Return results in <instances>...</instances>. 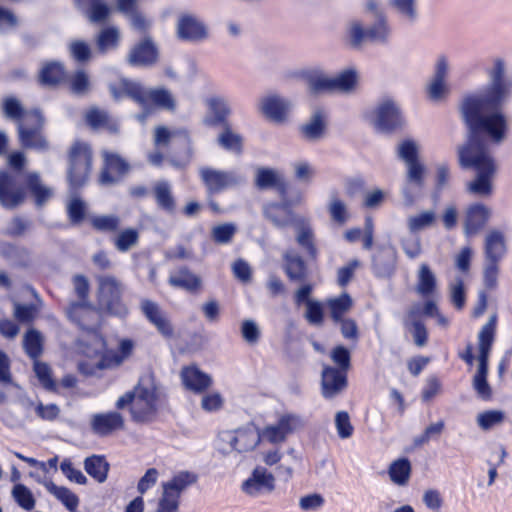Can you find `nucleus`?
Masks as SVG:
<instances>
[{
    "mask_svg": "<svg viewBox=\"0 0 512 512\" xmlns=\"http://www.w3.org/2000/svg\"><path fill=\"white\" fill-rule=\"evenodd\" d=\"M110 91L115 99L127 95L141 106L143 112L136 116L141 123L145 122L156 106L166 109L174 108L173 97L166 89H145L138 82L122 79L120 89L110 86Z\"/></svg>",
    "mask_w": 512,
    "mask_h": 512,
    "instance_id": "7ed1b4c3",
    "label": "nucleus"
},
{
    "mask_svg": "<svg viewBox=\"0 0 512 512\" xmlns=\"http://www.w3.org/2000/svg\"><path fill=\"white\" fill-rule=\"evenodd\" d=\"M221 439L229 443L232 450L239 453L252 451L262 440L261 431H258L254 425H247L234 432H225Z\"/></svg>",
    "mask_w": 512,
    "mask_h": 512,
    "instance_id": "2eb2a0df",
    "label": "nucleus"
},
{
    "mask_svg": "<svg viewBox=\"0 0 512 512\" xmlns=\"http://www.w3.org/2000/svg\"><path fill=\"white\" fill-rule=\"evenodd\" d=\"M392 29L387 17L378 19H352L346 27V39L354 49H360L365 43L385 45L389 42Z\"/></svg>",
    "mask_w": 512,
    "mask_h": 512,
    "instance_id": "39448f33",
    "label": "nucleus"
},
{
    "mask_svg": "<svg viewBox=\"0 0 512 512\" xmlns=\"http://www.w3.org/2000/svg\"><path fill=\"white\" fill-rule=\"evenodd\" d=\"M48 492L60 501L70 512H76L79 505L78 496L64 486L50 485Z\"/></svg>",
    "mask_w": 512,
    "mask_h": 512,
    "instance_id": "de8ad7c7",
    "label": "nucleus"
},
{
    "mask_svg": "<svg viewBox=\"0 0 512 512\" xmlns=\"http://www.w3.org/2000/svg\"><path fill=\"white\" fill-rule=\"evenodd\" d=\"M436 215L434 211H424L420 214L410 216L407 219L408 229L411 233L419 232L429 226L435 221Z\"/></svg>",
    "mask_w": 512,
    "mask_h": 512,
    "instance_id": "6e6d98bb",
    "label": "nucleus"
},
{
    "mask_svg": "<svg viewBox=\"0 0 512 512\" xmlns=\"http://www.w3.org/2000/svg\"><path fill=\"white\" fill-rule=\"evenodd\" d=\"M506 414L502 410L492 409L479 413L476 417L478 427L483 431H488L503 424Z\"/></svg>",
    "mask_w": 512,
    "mask_h": 512,
    "instance_id": "a18cd8bd",
    "label": "nucleus"
},
{
    "mask_svg": "<svg viewBox=\"0 0 512 512\" xmlns=\"http://www.w3.org/2000/svg\"><path fill=\"white\" fill-rule=\"evenodd\" d=\"M158 49L150 38L135 45L128 57L127 61L131 66H151L157 62Z\"/></svg>",
    "mask_w": 512,
    "mask_h": 512,
    "instance_id": "a878e982",
    "label": "nucleus"
},
{
    "mask_svg": "<svg viewBox=\"0 0 512 512\" xmlns=\"http://www.w3.org/2000/svg\"><path fill=\"white\" fill-rule=\"evenodd\" d=\"M324 118L325 115L322 110L314 111L310 120L301 126V133L307 140L319 139L324 131Z\"/></svg>",
    "mask_w": 512,
    "mask_h": 512,
    "instance_id": "37998d69",
    "label": "nucleus"
},
{
    "mask_svg": "<svg viewBox=\"0 0 512 512\" xmlns=\"http://www.w3.org/2000/svg\"><path fill=\"white\" fill-rule=\"evenodd\" d=\"M437 290V278L428 264L422 263L417 272L415 291L423 298L434 296Z\"/></svg>",
    "mask_w": 512,
    "mask_h": 512,
    "instance_id": "72a5a7b5",
    "label": "nucleus"
},
{
    "mask_svg": "<svg viewBox=\"0 0 512 512\" xmlns=\"http://www.w3.org/2000/svg\"><path fill=\"white\" fill-rule=\"evenodd\" d=\"M43 126L44 118L39 110H33L26 115L25 123L18 125V138L22 147L38 152L48 151L49 142L41 132Z\"/></svg>",
    "mask_w": 512,
    "mask_h": 512,
    "instance_id": "1a4fd4ad",
    "label": "nucleus"
},
{
    "mask_svg": "<svg viewBox=\"0 0 512 512\" xmlns=\"http://www.w3.org/2000/svg\"><path fill=\"white\" fill-rule=\"evenodd\" d=\"M241 489L245 494L251 497L269 494L275 489V478L266 468L258 466L242 483Z\"/></svg>",
    "mask_w": 512,
    "mask_h": 512,
    "instance_id": "f3484780",
    "label": "nucleus"
},
{
    "mask_svg": "<svg viewBox=\"0 0 512 512\" xmlns=\"http://www.w3.org/2000/svg\"><path fill=\"white\" fill-rule=\"evenodd\" d=\"M254 185L259 190L276 189L282 196L286 193L283 174L274 168L257 167L255 170Z\"/></svg>",
    "mask_w": 512,
    "mask_h": 512,
    "instance_id": "393cba45",
    "label": "nucleus"
},
{
    "mask_svg": "<svg viewBox=\"0 0 512 512\" xmlns=\"http://www.w3.org/2000/svg\"><path fill=\"white\" fill-rule=\"evenodd\" d=\"M398 156L407 166L406 184L402 188L404 205L414 204L425 179V166L418 160V146L413 140H405L398 146Z\"/></svg>",
    "mask_w": 512,
    "mask_h": 512,
    "instance_id": "423d86ee",
    "label": "nucleus"
},
{
    "mask_svg": "<svg viewBox=\"0 0 512 512\" xmlns=\"http://www.w3.org/2000/svg\"><path fill=\"white\" fill-rule=\"evenodd\" d=\"M208 106L214 115V123H222L230 114V106L224 98L212 97L208 100Z\"/></svg>",
    "mask_w": 512,
    "mask_h": 512,
    "instance_id": "680f3d73",
    "label": "nucleus"
},
{
    "mask_svg": "<svg viewBox=\"0 0 512 512\" xmlns=\"http://www.w3.org/2000/svg\"><path fill=\"white\" fill-rule=\"evenodd\" d=\"M3 113L6 118L19 123H25V116L31 111H25L15 97H7L3 102Z\"/></svg>",
    "mask_w": 512,
    "mask_h": 512,
    "instance_id": "3c124183",
    "label": "nucleus"
},
{
    "mask_svg": "<svg viewBox=\"0 0 512 512\" xmlns=\"http://www.w3.org/2000/svg\"><path fill=\"white\" fill-rule=\"evenodd\" d=\"M179 138L184 145L187 146L185 156L181 160L171 159L173 166L180 168L184 167L189 163L192 157V151L190 148V139L186 131H170L164 126H159L155 129L154 144L158 147L167 146L169 143Z\"/></svg>",
    "mask_w": 512,
    "mask_h": 512,
    "instance_id": "412c9836",
    "label": "nucleus"
},
{
    "mask_svg": "<svg viewBox=\"0 0 512 512\" xmlns=\"http://www.w3.org/2000/svg\"><path fill=\"white\" fill-rule=\"evenodd\" d=\"M197 480L198 477L195 473L185 470L174 474L170 480L162 482L161 486L162 489H165L175 496L181 498L182 493L190 486L195 484Z\"/></svg>",
    "mask_w": 512,
    "mask_h": 512,
    "instance_id": "e433bc0d",
    "label": "nucleus"
},
{
    "mask_svg": "<svg viewBox=\"0 0 512 512\" xmlns=\"http://www.w3.org/2000/svg\"><path fill=\"white\" fill-rule=\"evenodd\" d=\"M411 472L412 466L407 458H399L393 461L388 468L390 480L398 486H406L408 484Z\"/></svg>",
    "mask_w": 512,
    "mask_h": 512,
    "instance_id": "a19ab883",
    "label": "nucleus"
},
{
    "mask_svg": "<svg viewBox=\"0 0 512 512\" xmlns=\"http://www.w3.org/2000/svg\"><path fill=\"white\" fill-rule=\"evenodd\" d=\"M304 425L305 422L301 416L292 413L283 414L276 423L267 425L261 430L262 440L271 444L283 443L290 434Z\"/></svg>",
    "mask_w": 512,
    "mask_h": 512,
    "instance_id": "f8f14e48",
    "label": "nucleus"
},
{
    "mask_svg": "<svg viewBox=\"0 0 512 512\" xmlns=\"http://www.w3.org/2000/svg\"><path fill=\"white\" fill-rule=\"evenodd\" d=\"M94 229L100 232H115L120 226V218L116 215H100L90 217Z\"/></svg>",
    "mask_w": 512,
    "mask_h": 512,
    "instance_id": "4d7b16f0",
    "label": "nucleus"
},
{
    "mask_svg": "<svg viewBox=\"0 0 512 512\" xmlns=\"http://www.w3.org/2000/svg\"><path fill=\"white\" fill-rule=\"evenodd\" d=\"M26 184L34 196L37 206L45 204L53 195L52 189L42 183L39 173H29L26 177Z\"/></svg>",
    "mask_w": 512,
    "mask_h": 512,
    "instance_id": "58836bf2",
    "label": "nucleus"
},
{
    "mask_svg": "<svg viewBox=\"0 0 512 512\" xmlns=\"http://www.w3.org/2000/svg\"><path fill=\"white\" fill-rule=\"evenodd\" d=\"M298 75L306 83L311 94L330 92V77L320 67L304 68Z\"/></svg>",
    "mask_w": 512,
    "mask_h": 512,
    "instance_id": "c85d7f7f",
    "label": "nucleus"
},
{
    "mask_svg": "<svg viewBox=\"0 0 512 512\" xmlns=\"http://www.w3.org/2000/svg\"><path fill=\"white\" fill-rule=\"evenodd\" d=\"M403 326L411 332L416 346L424 347L427 344L428 332L423 320L419 318L417 307L407 310L403 318Z\"/></svg>",
    "mask_w": 512,
    "mask_h": 512,
    "instance_id": "2f4dec72",
    "label": "nucleus"
},
{
    "mask_svg": "<svg viewBox=\"0 0 512 512\" xmlns=\"http://www.w3.org/2000/svg\"><path fill=\"white\" fill-rule=\"evenodd\" d=\"M358 82V73L353 68L345 69L337 75L330 77V92L351 93L355 90Z\"/></svg>",
    "mask_w": 512,
    "mask_h": 512,
    "instance_id": "4c0bfd02",
    "label": "nucleus"
},
{
    "mask_svg": "<svg viewBox=\"0 0 512 512\" xmlns=\"http://www.w3.org/2000/svg\"><path fill=\"white\" fill-rule=\"evenodd\" d=\"M176 35L182 41L202 42L209 36L205 23L192 14L181 15L176 24Z\"/></svg>",
    "mask_w": 512,
    "mask_h": 512,
    "instance_id": "dca6fc26",
    "label": "nucleus"
},
{
    "mask_svg": "<svg viewBox=\"0 0 512 512\" xmlns=\"http://www.w3.org/2000/svg\"><path fill=\"white\" fill-rule=\"evenodd\" d=\"M264 216L276 227L284 228L295 225L298 218H294L292 210L285 203H268L263 207Z\"/></svg>",
    "mask_w": 512,
    "mask_h": 512,
    "instance_id": "7c9ffc66",
    "label": "nucleus"
},
{
    "mask_svg": "<svg viewBox=\"0 0 512 512\" xmlns=\"http://www.w3.org/2000/svg\"><path fill=\"white\" fill-rule=\"evenodd\" d=\"M92 153L86 143L76 142L69 154L68 181L71 189L83 186L91 169Z\"/></svg>",
    "mask_w": 512,
    "mask_h": 512,
    "instance_id": "9d476101",
    "label": "nucleus"
},
{
    "mask_svg": "<svg viewBox=\"0 0 512 512\" xmlns=\"http://www.w3.org/2000/svg\"><path fill=\"white\" fill-rule=\"evenodd\" d=\"M14 501L19 507L26 511H32L35 508L36 500L31 490L24 484L17 483L11 491Z\"/></svg>",
    "mask_w": 512,
    "mask_h": 512,
    "instance_id": "8fccbe9b",
    "label": "nucleus"
},
{
    "mask_svg": "<svg viewBox=\"0 0 512 512\" xmlns=\"http://www.w3.org/2000/svg\"><path fill=\"white\" fill-rule=\"evenodd\" d=\"M25 189L18 181L16 174L0 172V204L5 209H14L25 200Z\"/></svg>",
    "mask_w": 512,
    "mask_h": 512,
    "instance_id": "4468645a",
    "label": "nucleus"
},
{
    "mask_svg": "<svg viewBox=\"0 0 512 512\" xmlns=\"http://www.w3.org/2000/svg\"><path fill=\"white\" fill-rule=\"evenodd\" d=\"M153 193L158 207L168 213L175 211V199L171 185L167 181H159L153 187Z\"/></svg>",
    "mask_w": 512,
    "mask_h": 512,
    "instance_id": "79ce46f5",
    "label": "nucleus"
},
{
    "mask_svg": "<svg viewBox=\"0 0 512 512\" xmlns=\"http://www.w3.org/2000/svg\"><path fill=\"white\" fill-rule=\"evenodd\" d=\"M507 252L508 241L505 232L499 228L489 229L483 239L484 260L501 263Z\"/></svg>",
    "mask_w": 512,
    "mask_h": 512,
    "instance_id": "a211bd4d",
    "label": "nucleus"
},
{
    "mask_svg": "<svg viewBox=\"0 0 512 512\" xmlns=\"http://www.w3.org/2000/svg\"><path fill=\"white\" fill-rule=\"evenodd\" d=\"M139 240V233L137 230L129 228L125 229L118 234L114 244L118 251L127 252L134 247Z\"/></svg>",
    "mask_w": 512,
    "mask_h": 512,
    "instance_id": "bf43d9fd",
    "label": "nucleus"
},
{
    "mask_svg": "<svg viewBox=\"0 0 512 512\" xmlns=\"http://www.w3.org/2000/svg\"><path fill=\"white\" fill-rule=\"evenodd\" d=\"M183 384L190 390L201 392L212 383L211 377L195 366L186 367L181 372Z\"/></svg>",
    "mask_w": 512,
    "mask_h": 512,
    "instance_id": "c9c22d12",
    "label": "nucleus"
},
{
    "mask_svg": "<svg viewBox=\"0 0 512 512\" xmlns=\"http://www.w3.org/2000/svg\"><path fill=\"white\" fill-rule=\"evenodd\" d=\"M23 348L33 360H37L43 351V337L36 329H29L23 338Z\"/></svg>",
    "mask_w": 512,
    "mask_h": 512,
    "instance_id": "c03bdc74",
    "label": "nucleus"
},
{
    "mask_svg": "<svg viewBox=\"0 0 512 512\" xmlns=\"http://www.w3.org/2000/svg\"><path fill=\"white\" fill-rule=\"evenodd\" d=\"M493 211L483 203L470 205L465 213L464 233L466 236L478 234L492 218Z\"/></svg>",
    "mask_w": 512,
    "mask_h": 512,
    "instance_id": "6ab92c4d",
    "label": "nucleus"
},
{
    "mask_svg": "<svg viewBox=\"0 0 512 512\" xmlns=\"http://www.w3.org/2000/svg\"><path fill=\"white\" fill-rule=\"evenodd\" d=\"M120 33L116 27H108L103 29L96 40L97 48L100 53L105 54L110 50L118 47Z\"/></svg>",
    "mask_w": 512,
    "mask_h": 512,
    "instance_id": "49530a36",
    "label": "nucleus"
},
{
    "mask_svg": "<svg viewBox=\"0 0 512 512\" xmlns=\"http://www.w3.org/2000/svg\"><path fill=\"white\" fill-rule=\"evenodd\" d=\"M99 282V301L110 314L124 317L128 310L121 303L120 296L122 292L121 284L112 276H101Z\"/></svg>",
    "mask_w": 512,
    "mask_h": 512,
    "instance_id": "9b49d317",
    "label": "nucleus"
},
{
    "mask_svg": "<svg viewBox=\"0 0 512 512\" xmlns=\"http://www.w3.org/2000/svg\"><path fill=\"white\" fill-rule=\"evenodd\" d=\"M141 309L148 320L157 328L165 338L174 336V329L167 316L159 309L158 305L150 300H143Z\"/></svg>",
    "mask_w": 512,
    "mask_h": 512,
    "instance_id": "bb28decb",
    "label": "nucleus"
},
{
    "mask_svg": "<svg viewBox=\"0 0 512 512\" xmlns=\"http://www.w3.org/2000/svg\"><path fill=\"white\" fill-rule=\"evenodd\" d=\"M283 260V269L291 281L301 282L306 278L307 267L305 261L296 251H285Z\"/></svg>",
    "mask_w": 512,
    "mask_h": 512,
    "instance_id": "473e14b6",
    "label": "nucleus"
},
{
    "mask_svg": "<svg viewBox=\"0 0 512 512\" xmlns=\"http://www.w3.org/2000/svg\"><path fill=\"white\" fill-rule=\"evenodd\" d=\"M291 102L278 95H270L261 99L260 111L271 121L282 123L285 121L290 109Z\"/></svg>",
    "mask_w": 512,
    "mask_h": 512,
    "instance_id": "5701e85b",
    "label": "nucleus"
},
{
    "mask_svg": "<svg viewBox=\"0 0 512 512\" xmlns=\"http://www.w3.org/2000/svg\"><path fill=\"white\" fill-rule=\"evenodd\" d=\"M351 305L352 299L347 293L328 301L331 316L335 321H340L344 313L350 309Z\"/></svg>",
    "mask_w": 512,
    "mask_h": 512,
    "instance_id": "13d9d810",
    "label": "nucleus"
},
{
    "mask_svg": "<svg viewBox=\"0 0 512 512\" xmlns=\"http://www.w3.org/2000/svg\"><path fill=\"white\" fill-rule=\"evenodd\" d=\"M373 270L378 277H388L394 271V257L392 253H382L373 258Z\"/></svg>",
    "mask_w": 512,
    "mask_h": 512,
    "instance_id": "5fc2aeb1",
    "label": "nucleus"
},
{
    "mask_svg": "<svg viewBox=\"0 0 512 512\" xmlns=\"http://www.w3.org/2000/svg\"><path fill=\"white\" fill-rule=\"evenodd\" d=\"M218 143L226 150L240 153L242 149V138L240 135L226 128L218 137Z\"/></svg>",
    "mask_w": 512,
    "mask_h": 512,
    "instance_id": "0e129e2a",
    "label": "nucleus"
},
{
    "mask_svg": "<svg viewBox=\"0 0 512 512\" xmlns=\"http://www.w3.org/2000/svg\"><path fill=\"white\" fill-rule=\"evenodd\" d=\"M487 75V85L479 92L464 95L459 108L469 130L467 145L459 149V161L462 167L476 170V178L468 183L467 188L480 197L492 195V181L497 171L496 162L480 136H487L495 144L505 139L508 122L502 108L512 90V81L506 77L503 59H495Z\"/></svg>",
    "mask_w": 512,
    "mask_h": 512,
    "instance_id": "f257e3e1",
    "label": "nucleus"
},
{
    "mask_svg": "<svg viewBox=\"0 0 512 512\" xmlns=\"http://www.w3.org/2000/svg\"><path fill=\"white\" fill-rule=\"evenodd\" d=\"M129 406L131 418L136 423L151 422L157 412L156 386L150 375L142 376L133 390L118 398L117 409Z\"/></svg>",
    "mask_w": 512,
    "mask_h": 512,
    "instance_id": "f03ea898",
    "label": "nucleus"
},
{
    "mask_svg": "<svg viewBox=\"0 0 512 512\" xmlns=\"http://www.w3.org/2000/svg\"><path fill=\"white\" fill-rule=\"evenodd\" d=\"M369 124L379 133H392L404 125L400 107L392 99H383L366 113Z\"/></svg>",
    "mask_w": 512,
    "mask_h": 512,
    "instance_id": "0eeeda50",
    "label": "nucleus"
},
{
    "mask_svg": "<svg viewBox=\"0 0 512 512\" xmlns=\"http://www.w3.org/2000/svg\"><path fill=\"white\" fill-rule=\"evenodd\" d=\"M13 306V316L18 322L29 324L34 321L37 315V308L34 304H20L15 301Z\"/></svg>",
    "mask_w": 512,
    "mask_h": 512,
    "instance_id": "338daca9",
    "label": "nucleus"
},
{
    "mask_svg": "<svg viewBox=\"0 0 512 512\" xmlns=\"http://www.w3.org/2000/svg\"><path fill=\"white\" fill-rule=\"evenodd\" d=\"M199 177L206 188L207 196L244 185V174L237 170H220L209 166L199 168Z\"/></svg>",
    "mask_w": 512,
    "mask_h": 512,
    "instance_id": "6e6552de",
    "label": "nucleus"
},
{
    "mask_svg": "<svg viewBox=\"0 0 512 512\" xmlns=\"http://www.w3.org/2000/svg\"><path fill=\"white\" fill-rule=\"evenodd\" d=\"M67 317L82 330L95 331L99 321L98 312L82 301L72 303L67 309Z\"/></svg>",
    "mask_w": 512,
    "mask_h": 512,
    "instance_id": "aec40b11",
    "label": "nucleus"
},
{
    "mask_svg": "<svg viewBox=\"0 0 512 512\" xmlns=\"http://www.w3.org/2000/svg\"><path fill=\"white\" fill-rule=\"evenodd\" d=\"M170 283L173 286L181 287L192 291L200 286V279L187 269H180L176 274L170 277Z\"/></svg>",
    "mask_w": 512,
    "mask_h": 512,
    "instance_id": "603ef678",
    "label": "nucleus"
},
{
    "mask_svg": "<svg viewBox=\"0 0 512 512\" xmlns=\"http://www.w3.org/2000/svg\"><path fill=\"white\" fill-rule=\"evenodd\" d=\"M104 168L100 174L99 181L103 185L117 183L128 171V163L118 154L104 152Z\"/></svg>",
    "mask_w": 512,
    "mask_h": 512,
    "instance_id": "4be33fe9",
    "label": "nucleus"
},
{
    "mask_svg": "<svg viewBox=\"0 0 512 512\" xmlns=\"http://www.w3.org/2000/svg\"><path fill=\"white\" fill-rule=\"evenodd\" d=\"M91 429L99 436H107L116 430L124 428V418L116 411L97 413L91 417Z\"/></svg>",
    "mask_w": 512,
    "mask_h": 512,
    "instance_id": "b1692460",
    "label": "nucleus"
},
{
    "mask_svg": "<svg viewBox=\"0 0 512 512\" xmlns=\"http://www.w3.org/2000/svg\"><path fill=\"white\" fill-rule=\"evenodd\" d=\"M449 67L448 58L445 55L438 56L433 75L426 85L427 96L433 102L443 101L450 94V86L447 81Z\"/></svg>",
    "mask_w": 512,
    "mask_h": 512,
    "instance_id": "ddd939ff",
    "label": "nucleus"
},
{
    "mask_svg": "<svg viewBox=\"0 0 512 512\" xmlns=\"http://www.w3.org/2000/svg\"><path fill=\"white\" fill-rule=\"evenodd\" d=\"M86 204L78 197H72L67 204V214L72 224L81 223L85 218Z\"/></svg>",
    "mask_w": 512,
    "mask_h": 512,
    "instance_id": "69168bd1",
    "label": "nucleus"
},
{
    "mask_svg": "<svg viewBox=\"0 0 512 512\" xmlns=\"http://www.w3.org/2000/svg\"><path fill=\"white\" fill-rule=\"evenodd\" d=\"M294 227L297 244L307 253L310 259L315 260L318 257V249L311 224L305 218H298Z\"/></svg>",
    "mask_w": 512,
    "mask_h": 512,
    "instance_id": "cd10ccee",
    "label": "nucleus"
},
{
    "mask_svg": "<svg viewBox=\"0 0 512 512\" xmlns=\"http://www.w3.org/2000/svg\"><path fill=\"white\" fill-rule=\"evenodd\" d=\"M77 7L91 22L100 23L107 19L111 8L104 0H75Z\"/></svg>",
    "mask_w": 512,
    "mask_h": 512,
    "instance_id": "f704fd0d",
    "label": "nucleus"
},
{
    "mask_svg": "<svg viewBox=\"0 0 512 512\" xmlns=\"http://www.w3.org/2000/svg\"><path fill=\"white\" fill-rule=\"evenodd\" d=\"M110 465L104 456L92 455L84 460V469L98 483H103L108 477Z\"/></svg>",
    "mask_w": 512,
    "mask_h": 512,
    "instance_id": "ea45409f",
    "label": "nucleus"
},
{
    "mask_svg": "<svg viewBox=\"0 0 512 512\" xmlns=\"http://www.w3.org/2000/svg\"><path fill=\"white\" fill-rule=\"evenodd\" d=\"M64 77L63 66L58 62H51L43 66L40 71V81L45 85H55Z\"/></svg>",
    "mask_w": 512,
    "mask_h": 512,
    "instance_id": "864d4df0",
    "label": "nucleus"
},
{
    "mask_svg": "<svg viewBox=\"0 0 512 512\" xmlns=\"http://www.w3.org/2000/svg\"><path fill=\"white\" fill-rule=\"evenodd\" d=\"M496 327L497 315L493 314L478 333V367L472 379V387L477 396L483 401H490L493 394L492 388L487 381V376L489 355L495 340Z\"/></svg>",
    "mask_w": 512,
    "mask_h": 512,
    "instance_id": "20e7f679",
    "label": "nucleus"
},
{
    "mask_svg": "<svg viewBox=\"0 0 512 512\" xmlns=\"http://www.w3.org/2000/svg\"><path fill=\"white\" fill-rule=\"evenodd\" d=\"M450 299L458 310L463 309L466 303L464 281L461 277H455L449 284Z\"/></svg>",
    "mask_w": 512,
    "mask_h": 512,
    "instance_id": "052dcab7",
    "label": "nucleus"
},
{
    "mask_svg": "<svg viewBox=\"0 0 512 512\" xmlns=\"http://www.w3.org/2000/svg\"><path fill=\"white\" fill-rule=\"evenodd\" d=\"M418 0H388V6L409 22L416 21L418 17Z\"/></svg>",
    "mask_w": 512,
    "mask_h": 512,
    "instance_id": "09e8293b",
    "label": "nucleus"
},
{
    "mask_svg": "<svg viewBox=\"0 0 512 512\" xmlns=\"http://www.w3.org/2000/svg\"><path fill=\"white\" fill-rule=\"evenodd\" d=\"M180 499L174 494L162 489V493L157 502L155 512H178L180 507Z\"/></svg>",
    "mask_w": 512,
    "mask_h": 512,
    "instance_id": "774afa93",
    "label": "nucleus"
},
{
    "mask_svg": "<svg viewBox=\"0 0 512 512\" xmlns=\"http://www.w3.org/2000/svg\"><path fill=\"white\" fill-rule=\"evenodd\" d=\"M345 373L334 367H324L322 371V394L325 398L334 397L346 387Z\"/></svg>",
    "mask_w": 512,
    "mask_h": 512,
    "instance_id": "c756f323",
    "label": "nucleus"
},
{
    "mask_svg": "<svg viewBox=\"0 0 512 512\" xmlns=\"http://www.w3.org/2000/svg\"><path fill=\"white\" fill-rule=\"evenodd\" d=\"M34 372L45 389L49 391L56 389V383L52 378L51 368L46 363L34 360Z\"/></svg>",
    "mask_w": 512,
    "mask_h": 512,
    "instance_id": "e2e57ef3",
    "label": "nucleus"
}]
</instances>
